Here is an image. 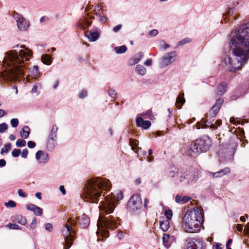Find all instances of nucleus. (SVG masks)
<instances>
[{
  "label": "nucleus",
  "instance_id": "26",
  "mask_svg": "<svg viewBox=\"0 0 249 249\" xmlns=\"http://www.w3.org/2000/svg\"><path fill=\"white\" fill-rule=\"evenodd\" d=\"M13 220L15 221L18 223L24 226L27 223V219L26 217L20 214H17L13 216Z\"/></svg>",
  "mask_w": 249,
  "mask_h": 249
},
{
  "label": "nucleus",
  "instance_id": "21",
  "mask_svg": "<svg viewBox=\"0 0 249 249\" xmlns=\"http://www.w3.org/2000/svg\"><path fill=\"white\" fill-rule=\"evenodd\" d=\"M92 21H90L86 18L83 17V18H80L76 26L78 28L82 30H85L90 27Z\"/></svg>",
  "mask_w": 249,
  "mask_h": 249
},
{
  "label": "nucleus",
  "instance_id": "13",
  "mask_svg": "<svg viewBox=\"0 0 249 249\" xmlns=\"http://www.w3.org/2000/svg\"><path fill=\"white\" fill-rule=\"evenodd\" d=\"M176 56L175 51L166 53L162 58L161 65L162 67H165L172 64L175 59H173Z\"/></svg>",
  "mask_w": 249,
  "mask_h": 249
},
{
  "label": "nucleus",
  "instance_id": "8",
  "mask_svg": "<svg viewBox=\"0 0 249 249\" xmlns=\"http://www.w3.org/2000/svg\"><path fill=\"white\" fill-rule=\"evenodd\" d=\"M97 226L98 228L114 230L118 227V224L112 216L103 217L100 215L98 221Z\"/></svg>",
  "mask_w": 249,
  "mask_h": 249
},
{
  "label": "nucleus",
  "instance_id": "32",
  "mask_svg": "<svg viewBox=\"0 0 249 249\" xmlns=\"http://www.w3.org/2000/svg\"><path fill=\"white\" fill-rule=\"evenodd\" d=\"M116 53L118 54H122L124 53L127 51V47L125 45H123L121 46H117L114 48Z\"/></svg>",
  "mask_w": 249,
  "mask_h": 249
},
{
  "label": "nucleus",
  "instance_id": "44",
  "mask_svg": "<svg viewBox=\"0 0 249 249\" xmlns=\"http://www.w3.org/2000/svg\"><path fill=\"white\" fill-rule=\"evenodd\" d=\"M11 125L13 127H16L19 124L18 120L17 118L12 119L10 121Z\"/></svg>",
  "mask_w": 249,
  "mask_h": 249
},
{
  "label": "nucleus",
  "instance_id": "36",
  "mask_svg": "<svg viewBox=\"0 0 249 249\" xmlns=\"http://www.w3.org/2000/svg\"><path fill=\"white\" fill-rule=\"evenodd\" d=\"M179 175V171H170L169 173V177L172 178H175V179H178Z\"/></svg>",
  "mask_w": 249,
  "mask_h": 249
},
{
  "label": "nucleus",
  "instance_id": "23",
  "mask_svg": "<svg viewBox=\"0 0 249 249\" xmlns=\"http://www.w3.org/2000/svg\"><path fill=\"white\" fill-rule=\"evenodd\" d=\"M159 224L160 229L163 231H168L170 227L169 221L168 219H165V218L163 217L160 218Z\"/></svg>",
  "mask_w": 249,
  "mask_h": 249
},
{
  "label": "nucleus",
  "instance_id": "38",
  "mask_svg": "<svg viewBox=\"0 0 249 249\" xmlns=\"http://www.w3.org/2000/svg\"><path fill=\"white\" fill-rule=\"evenodd\" d=\"M9 228L13 230H21L22 228L19 225L16 223H9L6 225Z\"/></svg>",
  "mask_w": 249,
  "mask_h": 249
},
{
  "label": "nucleus",
  "instance_id": "62",
  "mask_svg": "<svg viewBox=\"0 0 249 249\" xmlns=\"http://www.w3.org/2000/svg\"><path fill=\"white\" fill-rule=\"evenodd\" d=\"M18 194L19 196L24 197L26 196L25 193L23 192V190L21 189L18 190Z\"/></svg>",
  "mask_w": 249,
  "mask_h": 249
},
{
  "label": "nucleus",
  "instance_id": "49",
  "mask_svg": "<svg viewBox=\"0 0 249 249\" xmlns=\"http://www.w3.org/2000/svg\"><path fill=\"white\" fill-rule=\"evenodd\" d=\"M36 225H37L36 219V217H34L32 220V223L30 224L29 226L31 229L33 230L36 228Z\"/></svg>",
  "mask_w": 249,
  "mask_h": 249
},
{
  "label": "nucleus",
  "instance_id": "59",
  "mask_svg": "<svg viewBox=\"0 0 249 249\" xmlns=\"http://www.w3.org/2000/svg\"><path fill=\"white\" fill-rule=\"evenodd\" d=\"M191 199V197L188 196H184L181 198V202L182 204H184L187 202Z\"/></svg>",
  "mask_w": 249,
  "mask_h": 249
},
{
  "label": "nucleus",
  "instance_id": "34",
  "mask_svg": "<svg viewBox=\"0 0 249 249\" xmlns=\"http://www.w3.org/2000/svg\"><path fill=\"white\" fill-rule=\"evenodd\" d=\"M143 53L140 52L137 55H135L133 61L134 64H137L143 57Z\"/></svg>",
  "mask_w": 249,
  "mask_h": 249
},
{
  "label": "nucleus",
  "instance_id": "41",
  "mask_svg": "<svg viewBox=\"0 0 249 249\" xmlns=\"http://www.w3.org/2000/svg\"><path fill=\"white\" fill-rule=\"evenodd\" d=\"M191 41V39L189 37H186L181 40L178 42V46H182L183 45L190 43Z\"/></svg>",
  "mask_w": 249,
  "mask_h": 249
},
{
  "label": "nucleus",
  "instance_id": "24",
  "mask_svg": "<svg viewBox=\"0 0 249 249\" xmlns=\"http://www.w3.org/2000/svg\"><path fill=\"white\" fill-rule=\"evenodd\" d=\"M246 92L240 88H237L236 89L233 94L231 97V100H236L238 98L241 97L245 95Z\"/></svg>",
  "mask_w": 249,
  "mask_h": 249
},
{
  "label": "nucleus",
  "instance_id": "31",
  "mask_svg": "<svg viewBox=\"0 0 249 249\" xmlns=\"http://www.w3.org/2000/svg\"><path fill=\"white\" fill-rule=\"evenodd\" d=\"M185 100L184 98V93H180L178 97L177 98L176 104L178 107L179 108H181V107L185 103Z\"/></svg>",
  "mask_w": 249,
  "mask_h": 249
},
{
  "label": "nucleus",
  "instance_id": "56",
  "mask_svg": "<svg viewBox=\"0 0 249 249\" xmlns=\"http://www.w3.org/2000/svg\"><path fill=\"white\" fill-rule=\"evenodd\" d=\"M43 154V151L41 150L38 151L36 154V158L37 160H40L42 157V154Z\"/></svg>",
  "mask_w": 249,
  "mask_h": 249
},
{
  "label": "nucleus",
  "instance_id": "30",
  "mask_svg": "<svg viewBox=\"0 0 249 249\" xmlns=\"http://www.w3.org/2000/svg\"><path fill=\"white\" fill-rule=\"evenodd\" d=\"M41 60L44 64L49 65L52 63V58L50 55L44 54L41 57Z\"/></svg>",
  "mask_w": 249,
  "mask_h": 249
},
{
  "label": "nucleus",
  "instance_id": "25",
  "mask_svg": "<svg viewBox=\"0 0 249 249\" xmlns=\"http://www.w3.org/2000/svg\"><path fill=\"white\" fill-rule=\"evenodd\" d=\"M58 127L56 124H53L49 133L47 139L54 140L57 139Z\"/></svg>",
  "mask_w": 249,
  "mask_h": 249
},
{
  "label": "nucleus",
  "instance_id": "3",
  "mask_svg": "<svg viewBox=\"0 0 249 249\" xmlns=\"http://www.w3.org/2000/svg\"><path fill=\"white\" fill-rule=\"evenodd\" d=\"M111 183L108 179L101 177H94L89 179L84 189L85 198L88 202L97 203L101 196L102 190L111 188Z\"/></svg>",
  "mask_w": 249,
  "mask_h": 249
},
{
  "label": "nucleus",
  "instance_id": "61",
  "mask_svg": "<svg viewBox=\"0 0 249 249\" xmlns=\"http://www.w3.org/2000/svg\"><path fill=\"white\" fill-rule=\"evenodd\" d=\"M5 152L7 153L11 148V144L10 143H7L4 145Z\"/></svg>",
  "mask_w": 249,
  "mask_h": 249
},
{
  "label": "nucleus",
  "instance_id": "63",
  "mask_svg": "<svg viewBox=\"0 0 249 249\" xmlns=\"http://www.w3.org/2000/svg\"><path fill=\"white\" fill-rule=\"evenodd\" d=\"M122 26L121 24L117 25L113 28V32L115 33H117V32H119V30L122 28Z\"/></svg>",
  "mask_w": 249,
  "mask_h": 249
},
{
  "label": "nucleus",
  "instance_id": "58",
  "mask_svg": "<svg viewBox=\"0 0 249 249\" xmlns=\"http://www.w3.org/2000/svg\"><path fill=\"white\" fill-rule=\"evenodd\" d=\"M28 154V149H26V148L22 150V152L21 153V157L25 159V158H26L27 157Z\"/></svg>",
  "mask_w": 249,
  "mask_h": 249
},
{
  "label": "nucleus",
  "instance_id": "11",
  "mask_svg": "<svg viewBox=\"0 0 249 249\" xmlns=\"http://www.w3.org/2000/svg\"><path fill=\"white\" fill-rule=\"evenodd\" d=\"M13 18L16 20L18 29L21 31H27L29 27L30 23L28 20L24 18L22 15L14 12Z\"/></svg>",
  "mask_w": 249,
  "mask_h": 249
},
{
  "label": "nucleus",
  "instance_id": "57",
  "mask_svg": "<svg viewBox=\"0 0 249 249\" xmlns=\"http://www.w3.org/2000/svg\"><path fill=\"white\" fill-rule=\"evenodd\" d=\"M161 42L163 43V44L160 45V49L165 50L170 47V45L166 43V42L164 40H162Z\"/></svg>",
  "mask_w": 249,
  "mask_h": 249
},
{
  "label": "nucleus",
  "instance_id": "50",
  "mask_svg": "<svg viewBox=\"0 0 249 249\" xmlns=\"http://www.w3.org/2000/svg\"><path fill=\"white\" fill-rule=\"evenodd\" d=\"M87 96V92L86 90H82L79 94L78 97L80 99H83Z\"/></svg>",
  "mask_w": 249,
  "mask_h": 249
},
{
  "label": "nucleus",
  "instance_id": "46",
  "mask_svg": "<svg viewBox=\"0 0 249 249\" xmlns=\"http://www.w3.org/2000/svg\"><path fill=\"white\" fill-rule=\"evenodd\" d=\"M8 128V125L5 123L0 124V133H3Z\"/></svg>",
  "mask_w": 249,
  "mask_h": 249
},
{
  "label": "nucleus",
  "instance_id": "10",
  "mask_svg": "<svg viewBox=\"0 0 249 249\" xmlns=\"http://www.w3.org/2000/svg\"><path fill=\"white\" fill-rule=\"evenodd\" d=\"M237 144L234 142H231L229 145L227 144L225 147L221 148L218 151V156L221 158L226 159L232 157L236 151Z\"/></svg>",
  "mask_w": 249,
  "mask_h": 249
},
{
  "label": "nucleus",
  "instance_id": "43",
  "mask_svg": "<svg viewBox=\"0 0 249 249\" xmlns=\"http://www.w3.org/2000/svg\"><path fill=\"white\" fill-rule=\"evenodd\" d=\"M21 153L20 149H14L12 151V155L13 157L17 158L19 156Z\"/></svg>",
  "mask_w": 249,
  "mask_h": 249
},
{
  "label": "nucleus",
  "instance_id": "54",
  "mask_svg": "<svg viewBox=\"0 0 249 249\" xmlns=\"http://www.w3.org/2000/svg\"><path fill=\"white\" fill-rule=\"evenodd\" d=\"M158 31L157 30L153 29L149 32L148 35L149 36H150L151 37H153V36H157L158 35Z\"/></svg>",
  "mask_w": 249,
  "mask_h": 249
},
{
  "label": "nucleus",
  "instance_id": "29",
  "mask_svg": "<svg viewBox=\"0 0 249 249\" xmlns=\"http://www.w3.org/2000/svg\"><path fill=\"white\" fill-rule=\"evenodd\" d=\"M56 145V139L54 140L47 139L46 147L48 150L52 151Z\"/></svg>",
  "mask_w": 249,
  "mask_h": 249
},
{
  "label": "nucleus",
  "instance_id": "4",
  "mask_svg": "<svg viewBox=\"0 0 249 249\" xmlns=\"http://www.w3.org/2000/svg\"><path fill=\"white\" fill-rule=\"evenodd\" d=\"M182 228L187 232H198L203 222L202 213L197 208L186 212L183 218Z\"/></svg>",
  "mask_w": 249,
  "mask_h": 249
},
{
  "label": "nucleus",
  "instance_id": "33",
  "mask_svg": "<svg viewBox=\"0 0 249 249\" xmlns=\"http://www.w3.org/2000/svg\"><path fill=\"white\" fill-rule=\"evenodd\" d=\"M136 71L140 75H143L145 74L146 70L143 66L138 65L136 67Z\"/></svg>",
  "mask_w": 249,
  "mask_h": 249
},
{
  "label": "nucleus",
  "instance_id": "22",
  "mask_svg": "<svg viewBox=\"0 0 249 249\" xmlns=\"http://www.w3.org/2000/svg\"><path fill=\"white\" fill-rule=\"evenodd\" d=\"M231 172V169L229 167H226L219 171L213 173L209 172V175H212L213 177L217 178L221 177L225 175L229 174Z\"/></svg>",
  "mask_w": 249,
  "mask_h": 249
},
{
  "label": "nucleus",
  "instance_id": "35",
  "mask_svg": "<svg viewBox=\"0 0 249 249\" xmlns=\"http://www.w3.org/2000/svg\"><path fill=\"white\" fill-rule=\"evenodd\" d=\"M49 160V155L47 153H45L43 152V154H42V158L39 160L40 163H45L48 162Z\"/></svg>",
  "mask_w": 249,
  "mask_h": 249
},
{
  "label": "nucleus",
  "instance_id": "17",
  "mask_svg": "<svg viewBox=\"0 0 249 249\" xmlns=\"http://www.w3.org/2000/svg\"><path fill=\"white\" fill-rule=\"evenodd\" d=\"M77 220L78 221L80 227L83 229L87 228L90 223L89 218L84 213L81 217H77Z\"/></svg>",
  "mask_w": 249,
  "mask_h": 249
},
{
  "label": "nucleus",
  "instance_id": "45",
  "mask_svg": "<svg viewBox=\"0 0 249 249\" xmlns=\"http://www.w3.org/2000/svg\"><path fill=\"white\" fill-rule=\"evenodd\" d=\"M108 94L112 98H114L117 95V93L116 92L115 90L113 89H110L108 90Z\"/></svg>",
  "mask_w": 249,
  "mask_h": 249
},
{
  "label": "nucleus",
  "instance_id": "55",
  "mask_svg": "<svg viewBox=\"0 0 249 249\" xmlns=\"http://www.w3.org/2000/svg\"><path fill=\"white\" fill-rule=\"evenodd\" d=\"M214 247L215 249H223L224 248V246L220 243H214L213 245V248Z\"/></svg>",
  "mask_w": 249,
  "mask_h": 249
},
{
  "label": "nucleus",
  "instance_id": "18",
  "mask_svg": "<svg viewBox=\"0 0 249 249\" xmlns=\"http://www.w3.org/2000/svg\"><path fill=\"white\" fill-rule=\"evenodd\" d=\"M228 84L224 81L220 83L216 87L215 93L216 95L221 96L223 95L227 90Z\"/></svg>",
  "mask_w": 249,
  "mask_h": 249
},
{
  "label": "nucleus",
  "instance_id": "12",
  "mask_svg": "<svg viewBox=\"0 0 249 249\" xmlns=\"http://www.w3.org/2000/svg\"><path fill=\"white\" fill-rule=\"evenodd\" d=\"M215 117H212L209 115V113L205 115V118H202L200 122H197L198 128H206L210 127L211 128L215 129V125L213 122L214 121Z\"/></svg>",
  "mask_w": 249,
  "mask_h": 249
},
{
  "label": "nucleus",
  "instance_id": "15",
  "mask_svg": "<svg viewBox=\"0 0 249 249\" xmlns=\"http://www.w3.org/2000/svg\"><path fill=\"white\" fill-rule=\"evenodd\" d=\"M223 103L224 99L223 98H220L217 99L214 105L209 111V115H212V117H215Z\"/></svg>",
  "mask_w": 249,
  "mask_h": 249
},
{
  "label": "nucleus",
  "instance_id": "2",
  "mask_svg": "<svg viewBox=\"0 0 249 249\" xmlns=\"http://www.w3.org/2000/svg\"><path fill=\"white\" fill-rule=\"evenodd\" d=\"M20 48L24 49L21 50L18 53L15 50L11 51L10 59L14 64L13 69L10 70L7 73L2 74L4 80L8 81H17L20 77L23 76L26 70V65L24 61H28L32 56V51L25 46H20Z\"/></svg>",
  "mask_w": 249,
  "mask_h": 249
},
{
  "label": "nucleus",
  "instance_id": "7",
  "mask_svg": "<svg viewBox=\"0 0 249 249\" xmlns=\"http://www.w3.org/2000/svg\"><path fill=\"white\" fill-rule=\"evenodd\" d=\"M142 203L141 197L139 194L132 195L127 202V209L133 214H136L141 209Z\"/></svg>",
  "mask_w": 249,
  "mask_h": 249
},
{
  "label": "nucleus",
  "instance_id": "19",
  "mask_svg": "<svg viewBox=\"0 0 249 249\" xmlns=\"http://www.w3.org/2000/svg\"><path fill=\"white\" fill-rule=\"evenodd\" d=\"M136 123L138 127H142L144 129H148L151 125L150 121H144L141 117H137Z\"/></svg>",
  "mask_w": 249,
  "mask_h": 249
},
{
  "label": "nucleus",
  "instance_id": "16",
  "mask_svg": "<svg viewBox=\"0 0 249 249\" xmlns=\"http://www.w3.org/2000/svg\"><path fill=\"white\" fill-rule=\"evenodd\" d=\"M26 208L27 210L33 212L35 215L37 216H40L43 214V210L40 207L35 204L29 203L26 205Z\"/></svg>",
  "mask_w": 249,
  "mask_h": 249
},
{
  "label": "nucleus",
  "instance_id": "9",
  "mask_svg": "<svg viewBox=\"0 0 249 249\" xmlns=\"http://www.w3.org/2000/svg\"><path fill=\"white\" fill-rule=\"evenodd\" d=\"M186 242L187 249H206L207 244L202 238H188Z\"/></svg>",
  "mask_w": 249,
  "mask_h": 249
},
{
  "label": "nucleus",
  "instance_id": "5",
  "mask_svg": "<svg viewBox=\"0 0 249 249\" xmlns=\"http://www.w3.org/2000/svg\"><path fill=\"white\" fill-rule=\"evenodd\" d=\"M212 144L211 139L208 136H203L192 142L186 154L191 157L196 158L200 153L207 151Z\"/></svg>",
  "mask_w": 249,
  "mask_h": 249
},
{
  "label": "nucleus",
  "instance_id": "60",
  "mask_svg": "<svg viewBox=\"0 0 249 249\" xmlns=\"http://www.w3.org/2000/svg\"><path fill=\"white\" fill-rule=\"evenodd\" d=\"M36 145V143H35V142H33V141H29L28 142H27V146L28 147L30 148H34Z\"/></svg>",
  "mask_w": 249,
  "mask_h": 249
},
{
  "label": "nucleus",
  "instance_id": "47",
  "mask_svg": "<svg viewBox=\"0 0 249 249\" xmlns=\"http://www.w3.org/2000/svg\"><path fill=\"white\" fill-rule=\"evenodd\" d=\"M234 10H235L234 7H232L229 8V10H228V11L225 14V15H224V16L229 17V16H231L234 12Z\"/></svg>",
  "mask_w": 249,
  "mask_h": 249
},
{
  "label": "nucleus",
  "instance_id": "1",
  "mask_svg": "<svg viewBox=\"0 0 249 249\" xmlns=\"http://www.w3.org/2000/svg\"><path fill=\"white\" fill-rule=\"evenodd\" d=\"M230 50L233 57L225 56L224 61L230 71L240 69L239 63H246L249 59V21L232 31L230 36Z\"/></svg>",
  "mask_w": 249,
  "mask_h": 249
},
{
  "label": "nucleus",
  "instance_id": "53",
  "mask_svg": "<svg viewBox=\"0 0 249 249\" xmlns=\"http://www.w3.org/2000/svg\"><path fill=\"white\" fill-rule=\"evenodd\" d=\"M117 236L118 238V239L121 240L124 237V234L123 231L121 230H118L117 231Z\"/></svg>",
  "mask_w": 249,
  "mask_h": 249
},
{
  "label": "nucleus",
  "instance_id": "14",
  "mask_svg": "<svg viewBox=\"0 0 249 249\" xmlns=\"http://www.w3.org/2000/svg\"><path fill=\"white\" fill-rule=\"evenodd\" d=\"M89 34L86 36L90 42L96 41L100 36L101 31L97 27H94L91 30L88 32Z\"/></svg>",
  "mask_w": 249,
  "mask_h": 249
},
{
  "label": "nucleus",
  "instance_id": "37",
  "mask_svg": "<svg viewBox=\"0 0 249 249\" xmlns=\"http://www.w3.org/2000/svg\"><path fill=\"white\" fill-rule=\"evenodd\" d=\"M31 72L34 76H38L39 75L38 67L37 66H34Z\"/></svg>",
  "mask_w": 249,
  "mask_h": 249
},
{
  "label": "nucleus",
  "instance_id": "6",
  "mask_svg": "<svg viewBox=\"0 0 249 249\" xmlns=\"http://www.w3.org/2000/svg\"><path fill=\"white\" fill-rule=\"evenodd\" d=\"M124 195L122 191H120L116 195L111 193L105 198V201H102V205H100V211L103 214H108L113 213L117 201L122 200Z\"/></svg>",
  "mask_w": 249,
  "mask_h": 249
},
{
  "label": "nucleus",
  "instance_id": "42",
  "mask_svg": "<svg viewBox=\"0 0 249 249\" xmlns=\"http://www.w3.org/2000/svg\"><path fill=\"white\" fill-rule=\"evenodd\" d=\"M4 205L7 207L14 208L16 206L17 204L13 200H9L8 202L4 203Z\"/></svg>",
  "mask_w": 249,
  "mask_h": 249
},
{
  "label": "nucleus",
  "instance_id": "51",
  "mask_svg": "<svg viewBox=\"0 0 249 249\" xmlns=\"http://www.w3.org/2000/svg\"><path fill=\"white\" fill-rule=\"evenodd\" d=\"M45 227V230L49 232H51L53 229V225L50 223H46Z\"/></svg>",
  "mask_w": 249,
  "mask_h": 249
},
{
  "label": "nucleus",
  "instance_id": "48",
  "mask_svg": "<svg viewBox=\"0 0 249 249\" xmlns=\"http://www.w3.org/2000/svg\"><path fill=\"white\" fill-rule=\"evenodd\" d=\"M101 12H102V8L101 7V6L99 5H96L95 6L94 14H95L97 16H100Z\"/></svg>",
  "mask_w": 249,
  "mask_h": 249
},
{
  "label": "nucleus",
  "instance_id": "52",
  "mask_svg": "<svg viewBox=\"0 0 249 249\" xmlns=\"http://www.w3.org/2000/svg\"><path fill=\"white\" fill-rule=\"evenodd\" d=\"M179 180V182H182L186 180V174L185 173H184V175H182L181 172H179V175L178 178V179L177 180Z\"/></svg>",
  "mask_w": 249,
  "mask_h": 249
},
{
  "label": "nucleus",
  "instance_id": "39",
  "mask_svg": "<svg viewBox=\"0 0 249 249\" xmlns=\"http://www.w3.org/2000/svg\"><path fill=\"white\" fill-rule=\"evenodd\" d=\"M164 215L166 216L165 219H168V221L170 220L173 216L172 211L170 209L166 210L164 213Z\"/></svg>",
  "mask_w": 249,
  "mask_h": 249
},
{
  "label": "nucleus",
  "instance_id": "20",
  "mask_svg": "<svg viewBox=\"0 0 249 249\" xmlns=\"http://www.w3.org/2000/svg\"><path fill=\"white\" fill-rule=\"evenodd\" d=\"M186 180L188 183H191L192 181H196L198 178L196 172L193 169H190L189 171L185 172Z\"/></svg>",
  "mask_w": 249,
  "mask_h": 249
},
{
  "label": "nucleus",
  "instance_id": "27",
  "mask_svg": "<svg viewBox=\"0 0 249 249\" xmlns=\"http://www.w3.org/2000/svg\"><path fill=\"white\" fill-rule=\"evenodd\" d=\"M68 223L71 227H75L77 225V220L73 218H69L68 220ZM67 230L69 232H72V227H69L68 225H65Z\"/></svg>",
  "mask_w": 249,
  "mask_h": 249
},
{
  "label": "nucleus",
  "instance_id": "40",
  "mask_svg": "<svg viewBox=\"0 0 249 249\" xmlns=\"http://www.w3.org/2000/svg\"><path fill=\"white\" fill-rule=\"evenodd\" d=\"M16 144L17 147H22L25 146L26 141L23 139H18Z\"/></svg>",
  "mask_w": 249,
  "mask_h": 249
},
{
  "label": "nucleus",
  "instance_id": "64",
  "mask_svg": "<svg viewBox=\"0 0 249 249\" xmlns=\"http://www.w3.org/2000/svg\"><path fill=\"white\" fill-rule=\"evenodd\" d=\"M152 114V111L151 109H149L146 111L145 112H143L142 113V115L143 116H150Z\"/></svg>",
  "mask_w": 249,
  "mask_h": 249
},
{
  "label": "nucleus",
  "instance_id": "28",
  "mask_svg": "<svg viewBox=\"0 0 249 249\" xmlns=\"http://www.w3.org/2000/svg\"><path fill=\"white\" fill-rule=\"evenodd\" d=\"M21 137L24 139H27L29 137L30 134V129L27 125H25L20 132Z\"/></svg>",
  "mask_w": 249,
  "mask_h": 249
}]
</instances>
